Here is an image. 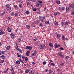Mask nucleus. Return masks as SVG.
Returning <instances> with one entry per match:
<instances>
[{
    "instance_id": "0e129e2a",
    "label": "nucleus",
    "mask_w": 74,
    "mask_h": 74,
    "mask_svg": "<svg viewBox=\"0 0 74 74\" xmlns=\"http://www.w3.org/2000/svg\"><path fill=\"white\" fill-rule=\"evenodd\" d=\"M9 6H10V5L8 4H7L6 5V7H9Z\"/></svg>"
},
{
    "instance_id": "864d4df0",
    "label": "nucleus",
    "mask_w": 74,
    "mask_h": 74,
    "mask_svg": "<svg viewBox=\"0 0 74 74\" xmlns=\"http://www.w3.org/2000/svg\"><path fill=\"white\" fill-rule=\"evenodd\" d=\"M43 25L42 23H40L39 24V26H42Z\"/></svg>"
},
{
    "instance_id": "0eeeda50",
    "label": "nucleus",
    "mask_w": 74,
    "mask_h": 74,
    "mask_svg": "<svg viewBox=\"0 0 74 74\" xmlns=\"http://www.w3.org/2000/svg\"><path fill=\"white\" fill-rule=\"evenodd\" d=\"M11 7L8 6V7H7V8L6 9V11H8V10H11Z\"/></svg>"
},
{
    "instance_id": "ea45409f",
    "label": "nucleus",
    "mask_w": 74,
    "mask_h": 74,
    "mask_svg": "<svg viewBox=\"0 0 74 74\" xmlns=\"http://www.w3.org/2000/svg\"><path fill=\"white\" fill-rule=\"evenodd\" d=\"M33 10L34 11H36V10H37V9L36 8H34L33 9Z\"/></svg>"
},
{
    "instance_id": "7c9ffc66",
    "label": "nucleus",
    "mask_w": 74,
    "mask_h": 74,
    "mask_svg": "<svg viewBox=\"0 0 74 74\" xmlns=\"http://www.w3.org/2000/svg\"><path fill=\"white\" fill-rule=\"evenodd\" d=\"M14 15L15 16V17H17L18 16V13H15L14 14Z\"/></svg>"
},
{
    "instance_id": "dca6fc26",
    "label": "nucleus",
    "mask_w": 74,
    "mask_h": 74,
    "mask_svg": "<svg viewBox=\"0 0 74 74\" xmlns=\"http://www.w3.org/2000/svg\"><path fill=\"white\" fill-rule=\"evenodd\" d=\"M16 64H17L18 65H19V64H20V61H19V60H18L16 62Z\"/></svg>"
},
{
    "instance_id": "6ab92c4d",
    "label": "nucleus",
    "mask_w": 74,
    "mask_h": 74,
    "mask_svg": "<svg viewBox=\"0 0 74 74\" xmlns=\"http://www.w3.org/2000/svg\"><path fill=\"white\" fill-rule=\"evenodd\" d=\"M59 13L58 12H55L54 13V16H56L58 14H59Z\"/></svg>"
},
{
    "instance_id": "2f4dec72",
    "label": "nucleus",
    "mask_w": 74,
    "mask_h": 74,
    "mask_svg": "<svg viewBox=\"0 0 74 74\" xmlns=\"http://www.w3.org/2000/svg\"><path fill=\"white\" fill-rule=\"evenodd\" d=\"M27 67H28V68L31 67V66H30V65L29 64H27Z\"/></svg>"
},
{
    "instance_id": "393cba45",
    "label": "nucleus",
    "mask_w": 74,
    "mask_h": 74,
    "mask_svg": "<svg viewBox=\"0 0 74 74\" xmlns=\"http://www.w3.org/2000/svg\"><path fill=\"white\" fill-rule=\"evenodd\" d=\"M49 64H51V66H55V64H54V63H49Z\"/></svg>"
},
{
    "instance_id": "a19ab883",
    "label": "nucleus",
    "mask_w": 74,
    "mask_h": 74,
    "mask_svg": "<svg viewBox=\"0 0 74 74\" xmlns=\"http://www.w3.org/2000/svg\"><path fill=\"white\" fill-rule=\"evenodd\" d=\"M18 1L19 3H22L23 2L22 0H20Z\"/></svg>"
},
{
    "instance_id": "f8f14e48",
    "label": "nucleus",
    "mask_w": 74,
    "mask_h": 74,
    "mask_svg": "<svg viewBox=\"0 0 74 74\" xmlns=\"http://www.w3.org/2000/svg\"><path fill=\"white\" fill-rule=\"evenodd\" d=\"M11 69H10V71H14V67L12 66L11 67Z\"/></svg>"
},
{
    "instance_id": "13d9d810",
    "label": "nucleus",
    "mask_w": 74,
    "mask_h": 74,
    "mask_svg": "<svg viewBox=\"0 0 74 74\" xmlns=\"http://www.w3.org/2000/svg\"><path fill=\"white\" fill-rule=\"evenodd\" d=\"M71 15H74V12H72L71 13Z\"/></svg>"
},
{
    "instance_id": "e2e57ef3",
    "label": "nucleus",
    "mask_w": 74,
    "mask_h": 74,
    "mask_svg": "<svg viewBox=\"0 0 74 74\" xmlns=\"http://www.w3.org/2000/svg\"><path fill=\"white\" fill-rule=\"evenodd\" d=\"M16 49H17V50H19L20 49H19V48H18V47H16Z\"/></svg>"
},
{
    "instance_id": "6e6d98bb",
    "label": "nucleus",
    "mask_w": 74,
    "mask_h": 74,
    "mask_svg": "<svg viewBox=\"0 0 74 74\" xmlns=\"http://www.w3.org/2000/svg\"><path fill=\"white\" fill-rule=\"evenodd\" d=\"M62 10V8L60 7L58 8V10Z\"/></svg>"
},
{
    "instance_id": "4c0bfd02",
    "label": "nucleus",
    "mask_w": 74,
    "mask_h": 74,
    "mask_svg": "<svg viewBox=\"0 0 74 74\" xmlns=\"http://www.w3.org/2000/svg\"><path fill=\"white\" fill-rule=\"evenodd\" d=\"M1 53L2 54H3V55H4L5 53V51H1Z\"/></svg>"
},
{
    "instance_id": "58836bf2",
    "label": "nucleus",
    "mask_w": 74,
    "mask_h": 74,
    "mask_svg": "<svg viewBox=\"0 0 74 74\" xmlns=\"http://www.w3.org/2000/svg\"><path fill=\"white\" fill-rule=\"evenodd\" d=\"M47 63L46 62L44 61L43 62V64L44 65H45V64H46Z\"/></svg>"
},
{
    "instance_id": "aec40b11",
    "label": "nucleus",
    "mask_w": 74,
    "mask_h": 74,
    "mask_svg": "<svg viewBox=\"0 0 74 74\" xmlns=\"http://www.w3.org/2000/svg\"><path fill=\"white\" fill-rule=\"evenodd\" d=\"M65 24L66 26H67V25L69 24V22L66 21L65 23Z\"/></svg>"
},
{
    "instance_id": "9b49d317",
    "label": "nucleus",
    "mask_w": 74,
    "mask_h": 74,
    "mask_svg": "<svg viewBox=\"0 0 74 74\" xmlns=\"http://www.w3.org/2000/svg\"><path fill=\"white\" fill-rule=\"evenodd\" d=\"M11 47L10 45L7 46L6 47V49L7 50H9V49H10Z\"/></svg>"
},
{
    "instance_id": "4be33fe9",
    "label": "nucleus",
    "mask_w": 74,
    "mask_h": 74,
    "mask_svg": "<svg viewBox=\"0 0 74 74\" xmlns=\"http://www.w3.org/2000/svg\"><path fill=\"white\" fill-rule=\"evenodd\" d=\"M49 45L50 47H52L53 46V44L51 43H49Z\"/></svg>"
},
{
    "instance_id": "f03ea898",
    "label": "nucleus",
    "mask_w": 74,
    "mask_h": 74,
    "mask_svg": "<svg viewBox=\"0 0 74 74\" xmlns=\"http://www.w3.org/2000/svg\"><path fill=\"white\" fill-rule=\"evenodd\" d=\"M36 54L37 51H36V50H35L34 53L31 54V56H32V57L34 56H36Z\"/></svg>"
},
{
    "instance_id": "774afa93",
    "label": "nucleus",
    "mask_w": 74,
    "mask_h": 74,
    "mask_svg": "<svg viewBox=\"0 0 74 74\" xmlns=\"http://www.w3.org/2000/svg\"><path fill=\"white\" fill-rule=\"evenodd\" d=\"M72 53H72L73 55H74V51H73Z\"/></svg>"
},
{
    "instance_id": "39448f33",
    "label": "nucleus",
    "mask_w": 74,
    "mask_h": 74,
    "mask_svg": "<svg viewBox=\"0 0 74 74\" xmlns=\"http://www.w3.org/2000/svg\"><path fill=\"white\" fill-rule=\"evenodd\" d=\"M54 46L55 47V48H58L60 47V45H58L57 43H55L54 44Z\"/></svg>"
},
{
    "instance_id": "412c9836",
    "label": "nucleus",
    "mask_w": 74,
    "mask_h": 74,
    "mask_svg": "<svg viewBox=\"0 0 74 74\" xmlns=\"http://www.w3.org/2000/svg\"><path fill=\"white\" fill-rule=\"evenodd\" d=\"M7 30L8 32H11V29L10 28H7Z\"/></svg>"
},
{
    "instance_id": "bb28decb",
    "label": "nucleus",
    "mask_w": 74,
    "mask_h": 74,
    "mask_svg": "<svg viewBox=\"0 0 74 74\" xmlns=\"http://www.w3.org/2000/svg\"><path fill=\"white\" fill-rule=\"evenodd\" d=\"M49 21H47L45 22V23L46 24V25H48L49 24Z\"/></svg>"
},
{
    "instance_id": "423d86ee",
    "label": "nucleus",
    "mask_w": 74,
    "mask_h": 74,
    "mask_svg": "<svg viewBox=\"0 0 74 74\" xmlns=\"http://www.w3.org/2000/svg\"><path fill=\"white\" fill-rule=\"evenodd\" d=\"M69 7H71V8H74V4H69Z\"/></svg>"
},
{
    "instance_id": "ddd939ff",
    "label": "nucleus",
    "mask_w": 74,
    "mask_h": 74,
    "mask_svg": "<svg viewBox=\"0 0 74 74\" xmlns=\"http://www.w3.org/2000/svg\"><path fill=\"white\" fill-rule=\"evenodd\" d=\"M5 34V32L3 31H0V35L1 34Z\"/></svg>"
},
{
    "instance_id": "79ce46f5",
    "label": "nucleus",
    "mask_w": 74,
    "mask_h": 74,
    "mask_svg": "<svg viewBox=\"0 0 74 74\" xmlns=\"http://www.w3.org/2000/svg\"><path fill=\"white\" fill-rule=\"evenodd\" d=\"M38 2L40 4H42V2L41 1H39Z\"/></svg>"
},
{
    "instance_id": "2eb2a0df",
    "label": "nucleus",
    "mask_w": 74,
    "mask_h": 74,
    "mask_svg": "<svg viewBox=\"0 0 74 74\" xmlns=\"http://www.w3.org/2000/svg\"><path fill=\"white\" fill-rule=\"evenodd\" d=\"M62 40L64 41V40H66V38H65V36H62Z\"/></svg>"
},
{
    "instance_id": "a878e982",
    "label": "nucleus",
    "mask_w": 74,
    "mask_h": 74,
    "mask_svg": "<svg viewBox=\"0 0 74 74\" xmlns=\"http://www.w3.org/2000/svg\"><path fill=\"white\" fill-rule=\"evenodd\" d=\"M19 6L20 8H22V4L20 3L19 4Z\"/></svg>"
},
{
    "instance_id": "f3484780",
    "label": "nucleus",
    "mask_w": 74,
    "mask_h": 74,
    "mask_svg": "<svg viewBox=\"0 0 74 74\" xmlns=\"http://www.w3.org/2000/svg\"><path fill=\"white\" fill-rule=\"evenodd\" d=\"M29 71H30V70H28L27 69H26V70H25V73H29Z\"/></svg>"
},
{
    "instance_id": "c9c22d12",
    "label": "nucleus",
    "mask_w": 74,
    "mask_h": 74,
    "mask_svg": "<svg viewBox=\"0 0 74 74\" xmlns=\"http://www.w3.org/2000/svg\"><path fill=\"white\" fill-rule=\"evenodd\" d=\"M17 5H14V7L15 8V10H16V8H17Z\"/></svg>"
},
{
    "instance_id": "7ed1b4c3",
    "label": "nucleus",
    "mask_w": 74,
    "mask_h": 74,
    "mask_svg": "<svg viewBox=\"0 0 74 74\" xmlns=\"http://www.w3.org/2000/svg\"><path fill=\"white\" fill-rule=\"evenodd\" d=\"M26 49H29V51H30V50H32V47L31 46H27L26 47Z\"/></svg>"
},
{
    "instance_id": "8fccbe9b",
    "label": "nucleus",
    "mask_w": 74,
    "mask_h": 74,
    "mask_svg": "<svg viewBox=\"0 0 74 74\" xmlns=\"http://www.w3.org/2000/svg\"><path fill=\"white\" fill-rule=\"evenodd\" d=\"M65 59H69V56H67L66 57H65Z\"/></svg>"
},
{
    "instance_id": "f704fd0d",
    "label": "nucleus",
    "mask_w": 74,
    "mask_h": 74,
    "mask_svg": "<svg viewBox=\"0 0 74 74\" xmlns=\"http://www.w3.org/2000/svg\"><path fill=\"white\" fill-rule=\"evenodd\" d=\"M11 19V18L10 17H8L7 18V19L8 21H10V19Z\"/></svg>"
},
{
    "instance_id": "4d7b16f0",
    "label": "nucleus",
    "mask_w": 74,
    "mask_h": 74,
    "mask_svg": "<svg viewBox=\"0 0 74 74\" xmlns=\"http://www.w3.org/2000/svg\"><path fill=\"white\" fill-rule=\"evenodd\" d=\"M39 19L40 20H41V19H42V17H41V16H40L39 17Z\"/></svg>"
},
{
    "instance_id": "e433bc0d",
    "label": "nucleus",
    "mask_w": 74,
    "mask_h": 74,
    "mask_svg": "<svg viewBox=\"0 0 74 74\" xmlns=\"http://www.w3.org/2000/svg\"><path fill=\"white\" fill-rule=\"evenodd\" d=\"M64 63H61L60 64V65H61V66L62 67V66H64Z\"/></svg>"
},
{
    "instance_id": "c03bdc74",
    "label": "nucleus",
    "mask_w": 74,
    "mask_h": 74,
    "mask_svg": "<svg viewBox=\"0 0 74 74\" xmlns=\"http://www.w3.org/2000/svg\"><path fill=\"white\" fill-rule=\"evenodd\" d=\"M14 37H15V36L14 35H13V36H11V38H12L14 39Z\"/></svg>"
},
{
    "instance_id": "680f3d73",
    "label": "nucleus",
    "mask_w": 74,
    "mask_h": 74,
    "mask_svg": "<svg viewBox=\"0 0 74 74\" xmlns=\"http://www.w3.org/2000/svg\"><path fill=\"white\" fill-rule=\"evenodd\" d=\"M10 35L11 36H14V34H13V33H11V34H10Z\"/></svg>"
},
{
    "instance_id": "c756f323",
    "label": "nucleus",
    "mask_w": 74,
    "mask_h": 74,
    "mask_svg": "<svg viewBox=\"0 0 74 74\" xmlns=\"http://www.w3.org/2000/svg\"><path fill=\"white\" fill-rule=\"evenodd\" d=\"M19 60V62H22V63H23V60H22V59H21L20 58Z\"/></svg>"
},
{
    "instance_id": "69168bd1",
    "label": "nucleus",
    "mask_w": 74,
    "mask_h": 74,
    "mask_svg": "<svg viewBox=\"0 0 74 74\" xmlns=\"http://www.w3.org/2000/svg\"><path fill=\"white\" fill-rule=\"evenodd\" d=\"M27 5H30V3L29 2H27Z\"/></svg>"
},
{
    "instance_id": "c85d7f7f",
    "label": "nucleus",
    "mask_w": 74,
    "mask_h": 74,
    "mask_svg": "<svg viewBox=\"0 0 74 74\" xmlns=\"http://www.w3.org/2000/svg\"><path fill=\"white\" fill-rule=\"evenodd\" d=\"M5 56L4 55H2L1 56V58H2V59H5Z\"/></svg>"
},
{
    "instance_id": "f257e3e1",
    "label": "nucleus",
    "mask_w": 74,
    "mask_h": 74,
    "mask_svg": "<svg viewBox=\"0 0 74 74\" xmlns=\"http://www.w3.org/2000/svg\"><path fill=\"white\" fill-rule=\"evenodd\" d=\"M40 49H44L45 48V45L44 44L40 45Z\"/></svg>"
},
{
    "instance_id": "603ef678",
    "label": "nucleus",
    "mask_w": 74,
    "mask_h": 74,
    "mask_svg": "<svg viewBox=\"0 0 74 74\" xmlns=\"http://www.w3.org/2000/svg\"><path fill=\"white\" fill-rule=\"evenodd\" d=\"M18 42H20V41H21V39H20V38L18 39Z\"/></svg>"
},
{
    "instance_id": "cd10ccee",
    "label": "nucleus",
    "mask_w": 74,
    "mask_h": 74,
    "mask_svg": "<svg viewBox=\"0 0 74 74\" xmlns=\"http://www.w3.org/2000/svg\"><path fill=\"white\" fill-rule=\"evenodd\" d=\"M10 15L12 16H14V12H12L11 13Z\"/></svg>"
},
{
    "instance_id": "1a4fd4ad",
    "label": "nucleus",
    "mask_w": 74,
    "mask_h": 74,
    "mask_svg": "<svg viewBox=\"0 0 74 74\" xmlns=\"http://www.w3.org/2000/svg\"><path fill=\"white\" fill-rule=\"evenodd\" d=\"M26 27L27 29H29L30 28V25H27L26 26Z\"/></svg>"
},
{
    "instance_id": "20e7f679",
    "label": "nucleus",
    "mask_w": 74,
    "mask_h": 74,
    "mask_svg": "<svg viewBox=\"0 0 74 74\" xmlns=\"http://www.w3.org/2000/svg\"><path fill=\"white\" fill-rule=\"evenodd\" d=\"M43 5L42 4L40 3H37L36 4V6L38 7H42Z\"/></svg>"
},
{
    "instance_id": "de8ad7c7",
    "label": "nucleus",
    "mask_w": 74,
    "mask_h": 74,
    "mask_svg": "<svg viewBox=\"0 0 74 74\" xmlns=\"http://www.w3.org/2000/svg\"><path fill=\"white\" fill-rule=\"evenodd\" d=\"M1 63H4V60H1Z\"/></svg>"
},
{
    "instance_id": "9d476101",
    "label": "nucleus",
    "mask_w": 74,
    "mask_h": 74,
    "mask_svg": "<svg viewBox=\"0 0 74 74\" xmlns=\"http://www.w3.org/2000/svg\"><path fill=\"white\" fill-rule=\"evenodd\" d=\"M58 55H59V56H60L61 57V58H64V56H63V55H62V52H60L59 53H58Z\"/></svg>"
},
{
    "instance_id": "72a5a7b5",
    "label": "nucleus",
    "mask_w": 74,
    "mask_h": 74,
    "mask_svg": "<svg viewBox=\"0 0 74 74\" xmlns=\"http://www.w3.org/2000/svg\"><path fill=\"white\" fill-rule=\"evenodd\" d=\"M60 49L61 50V51H63V50H64V49L62 47H61L60 48Z\"/></svg>"
},
{
    "instance_id": "338daca9",
    "label": "nucleus",
    "mask_w": 74,
    "mask_h": 74,
    "mask_svg": "<svg viewBox=\"0 0 74 74\" xmlns=\"http://www.w3.org/2000/svg\"><path fill=\"white\" fill-rule=\"evenodd\" d=\"M48 71V69H46L45 70V72H47V71Z\"/></svg>"
},
{
    "instance_id": "37998d69",
    "label": "nucleus",
    "mask_w": 74,
    "mask_h": 74,
    "mask_svg": "<svg viewBox=\"0 0 74 74\" xmlns=\"http://www.w3.org/2000/svg\"><path fill=\"white\" fill-rule=\"evenodd\" d=\"M18 51H19L21 53H22V50H21V49H20Z\"/></svg>"
},
{
    "instance_id": "bf43d9fd",
    "label": "nucleus",
    "mask_w": 74,
    "mask_h": 74,
    "mask_svg": "<svg viewBox=\"0 0 74 74\" xmlns=\"http://www.w3.org/2000/svg\"><path fill=\"white\" fill-rule=\"evenodd\" d=\"M15 72L14 71L12 72V74H15Z\"/></svg>"
},
{
    "instance_id": "3c124183",
    "label": "nucleus",
    "mask_w": 74,
    "mask_h": 74,
    "mask_svg": "<svg viewBox=\"0 0 74 74\" xmlns=\"http://www.w3.org/2000/svg\"><path fill=\"white\" fill-rule=\"evenodd\" d=\"M37 40V39H33V40L34 41H36Z\"/></svg>"
},
{
    "instance_id": "5701e85b",
    "label": "nucleus",
    "mask_w": 74,
    "mask_h": 74,
    "mask_svg": "<svg viewBox=\"0 0 74 74\" xmlns=\"http://www.w3.org/2000/svg\"><path fill=\"white\" fill-rule=\"evenodd\" d=\"M56 3L58 4H59L60 3V1H56Z\"/></svg>"
},
{
    "instance_id": "473e14b6",
    "label": "nucleus",
    "mask_w": 74,
    "mask_h": 74,
    "mask_svg": "<svg viewBox=\"0 0 74 74\" xmlns=\"http://www.w3.org/2000/svg\"><path fill=\"white\" fill-rule=\"evenodd\" d=\"M25 59L26 62H27V61H28V58H27V57H25Z\"/></svg>"
},
{
    "instance_id": "4468645a",
    "label": "nucleus",
    "mask_w": 74,
    "mask_h": 74,
    "mask_svg": "<svg viewBox=\"0 0 74 74\" xmlns=\"http://www.w3.org/2000/svg\"><path fill=\"white\" fill-rule=\"evenodd\" d=\"M57 38H60V37H61V35H60V34H57Z\"/></svg>"
},
{
    "instance_id": "a18cd8bd",
    "label": "nucleus",
    "mask_w": 74,
    "mask_h": 74,
    "mask_svg": "<svg viewBox=\"0 0 74 74\" xmlns=\"http://www.w3.org/2000/svg\"><path fill=\"white\" fill-rule=\"evenodd\" d=\"M66 10L67 11H68L70 10V9L69 8H66Z\"/></svg>"
},
{
    "instance_id": "09e8293b",
    "label": "nucleus",
    "mask_w": 74,
    "mask_h": 74,
    "mask_svg": "<svg viewBox=\"0 0 74 74\" xmlns=\"http://www.w3.org/2000/svg\"><path fill=\"white\" fill-rule=\"evenodd\" d=\"M58 25H59V24H58V22L56 23V24H55L56 26H58Z\"/></svg>"
},
{
    "instance_id": "b1692460",
    "label": "nucleus",
    "mask_w": 74,
    "mask_h": 74,
    "mask_svg": "<svg viewBox=\"0 0 74 74\" xmlns=\"http://www.w3.org/2000/svg\"><path fill=\"white\" fill-rule=\"evenodd\" d=\"M25 13L27 15H29L30 13L29 12V11L27 10L25 12Z\"/></svg>"
},
{
    "instance_id": "052dcab7",
    "label": "nucleus",
    "mask_w": 74,
    "mask_h": 74,
    "mask_svg": "<svg viewBox=\"0 0 74 74\" xmlns=\"http://www.w3.org/2000/svg\"><path fill=\"white\" fill-rule=\"evenodd\" d=\"M42 19L44 20V19H45V17H42Z\"/></svg>"
},
{
    "instance_id": "5fc2aeb1",
    "label": "nucleus",
    "mask_w": 74,
    "mask_h": 74,
    "mask_svg": "<svg viewBox=\"0 0 74 74\" xmlns=\"http://www.w3.org/2000/svg\"><path fill=\"white\" fill-rule=\"evenodd\" d=\"M65 9V7H63L62 8V10H64Z\"/></svg>"
},
{
    "instance_id": "6e6552de",
    "label": "nucleus",
    "mask_w": 74,
    "mask_h": 74,
    "mask_svg": "<svg viewBox=\"0 0 74 74\" xmlns=\"http://www.w3.org/2000/svg\"><path fill=\"white\" fill-rule=\"evenodd\" d=\"M30 53V51H27L26 53V55L27 56H29Z\"/></svg>"
},
{
    "instance_id": "49530a36",
    "label": "nucleus",
    "mask_w": 74,
    "mask_h": 74,
    "mask_svg": "<svg viewBox=\"0 0 74 74\" xmlns=\"http://www.w3.org/2000/svg\"><path fill=\"white\" fill-rule=\"evenodd\" d=\"M5 14V11H4L3 13H2L1 14V15H3V14Z\"/></svg>"
},
{
    "instance_id": "a211bd4d",
    "label": "nucleus",
    "mask_w": 74,
    "mask_h": 74,
    "mask_svg": "<svg viewBox=\"0 0 74 74\" xmlns=\"http://www.w3.org/2000/svg\"><path fill=\"white\" fill-rule=\"evenodd\" d=\"M61 24L62 25V26H63L65 25V23L64 22H62L61 23Z\"/></svg>"
}]
</instances>
